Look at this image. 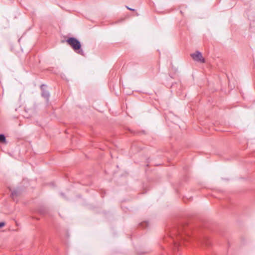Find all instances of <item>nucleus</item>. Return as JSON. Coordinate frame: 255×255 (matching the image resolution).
<instances>
[{
    "label": "nucleus",
    "mask_w": 255,
    "mask_h": 255,
    "mask_svg": "<svg viewBox=\"0 0 255 255\" xmlns=\"http://www.w3.org/2000/svg\"><path fill=\"white\" fill-rule=\"evenodd\" d=\"M42 96L47 100L49 96V94L48 92L42 90Z\"/></svg>",
    "instance_id": "20e7f679"
},
{
    "label": "nucleus",
    "mask_w": 255,
    "mask_h": 255,
    "mask_svg": "<svg viewBox=\"0 0 255 255\" xmlns=\"http://www.w3.org/2000/svg\"><path fill=\"white\" fill-rule=\"evenodd\" d=\"M4 226V222H0V228L3 227Z\"/></svg>",
    "instance_id": "423d86ee"
},
{
    "label": "nucleus",
    "mask_w": 255,
    "mask_h": 255,
    "mask_svg": "<svg viewBox=\"0 0 255 255\" xmlns=\"http://www.w3.org/2000/svg\"><path fill=\"white\" fill-rule=\"evenodd\" d=\"M127 8H128V9H129L130 10H134V9H131V8H129L128 7H127Z\"/></svg>",
    "instance_id": "0eeeda50"
},
{
    "label": "nucleus",
    "mask_w": 255,
    "mask_h": 255,
    "mask_svg": "<svg viewBox=\"0 0 255 255\" xmlns=\"http://www.w3.org/2000/svg\"><path fill=\"white\" fill-rule=\"evenodd\" d=\"M19 194V192L17 190H13L11 191V196L12 198H14Z\"/></svg>",
    "instance_id": "7ed1b4c3"
},
{
    "label": "nucleus",
    "mask_w": 255,
    "mask_h": 255,
    "mask_svg": "<svg viewBox=\"0 0 255 255\" xmlns=\"http://www.w3.org/2000/svg\"><path fill=\"white\" fill-rule=\"evenodd\" d=\"M191 56L193 59L195 61L200 63L205 62V59L202 56L201 53L199 51H196L195 53L191 54Z\"/></svg>",
    "instance_id": "f03ea898"
},
{
    "label": "nucleus",
    "mask_w": 255,
    "mask_h": 255,
    "mask_svg": "<svg viewBox=\"0 0 255 255\" xmlns=\"http://www.w3.org/2000/svg\"><path fill=\"white\" fill-rule=\"evenodd\" d=\"M5 137L3 134H0V142L4 143L5 142Z\"/></svg>",
    "instance_id": "39448f33"
},
{
    "label": "nucleus",
    "mask_w": 255,
    "mask_h": 255,
    "mask_svg": "<svg viewBox=\"0 0 255 255\" xmlns=\"http://www.w3.org/2000/svg\"><path fill=\"white\" fill-rule=\"evenodd\" d=\"M67 42L75 51L80 54H82L83 51L80 49L81 44L77 39L74 38H70L67 39Z\"/></svg>",
    "instance_id": "f257e3e1"
}]
</instances>
